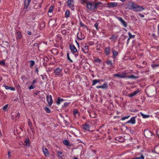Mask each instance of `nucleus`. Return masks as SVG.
Returning <instances> with one entry per match:
<instances>
[{
    "label": "nucleus",
    "instance_id": "f257e3e1",
    "mask_svg": "<svg viewBox=\"0 0 159 159\" xmlns=\"http://www.w3.org/2000/svg\"><path fill=\"white\" fill-rule=\"evenodd\" d=\"M100 3V2H96L93 5L91 2L88 1L86 4V7L88 9L91 11L95 10L96 9Z\"/></svg>",
    "mask_w": 159,
    "mask_h": 159
},
{
    "label": "nucleus",
    "instance_id": "f03ea898",
    "mask_svg": "<svg viewBox=\"0 0 159 159\" xmlns=\"http://www.w3.org/2000/svg\"><path fill=\"white\" fill-rule=\"evenodd\" d=\"M70 48L72 52L75 55V57L78 56V53L77 50L74 45H70Z\"/></svg>",
    "mask_w": 159,
    "mask_h": 159
},
{
    "label": "nucleus",
    "instance_id": "7ed1b4c3",
    "mask_svg": "<svg viewBox=\"0 0 159 159\" xmlns=\"http://www.w3.org/2000/svg\"><path fill=\"white\" fill-rule=\"evenodd\" d=\"M31 0H25L24 3V7L23 10L25 13L27 11H28L29 9L28 8V6Z\"/></svg>",
    "mask_w": 159,
    "mask_h": 159
},
{
    "label": "nucleus",
    "instance_id": "20e7f679",
    "mask_svg": "<svg viewBox=\"0 0 159 159\" xmlns=\"http://www.w3.org/2000/svg\"><path fill=\"white\" fill-rule=\"evenodd\" d=\"M126 73H125V72H123L121 73H118L115 74L114 75V76L118 78H122L126 77Z\"/></svg>",
    "mask_w": 159,
    "mask_h": 159
},
{
    "label": "nucleus",
    "instance_id": "39448f33",
    "mask_svg": "<svg viewBox=\"0 0 159 159\" xmlns=\"http://www.w3.org/2000/svg\"><path fill=\"white\" fill-rule=\"evenodd\" d=\"M62 69H61L59 68L58 67L54 70V73L56 75L59 76L60 75L62 76L63 75V74L61 73L62 72Z\"/></svg>",
    "mask_w": 159,
    "mask_h": 159
},
{
    "label": "nucleus",
    "instance_id": "423d86ee",
    "mask_svg": "<svg viewBox=\"0 0 159 159\" xmlns=\"http://www.w3.org/2000/svg\"><path fill=\"white\" fill-rule=\"evenodd\" d=\"M116 18L120 21L121 24L123 26L125 27H126L127 26V23L122 18L120 17L116 16Z\"/></svg>",
    "mask_w": 159,
    "mask_h": 159
},
{
    "label": "nucleus",
    "instance_id": "0eeeda50",
    "mask_svg": "<svg viewBox=\"0 0 159 159\" xmlns=\"http://www.w3.org/2000/svg\"><path fill=\"white\" fill-rule=\"evenodd\" d=\"M144 134L145 136L148 138H149L152 135V132L148 129L145 130L144 131Z\"/></svg>",
    "mask_w": 159,
    "mask_h": 159
},
{
    "label": "nucleus",
    "instance_id": "6e6552de",
    "mask_svg": "<svg viewBox=\"0 0 159 159\" xmlns=\"http://www.w3.org/2000/svg\"><path fill=\"white\" fill-rule=\"evenodd\" d=\"M46 98L47 102L49 106H51L53 102L52 96L51 95L50 96H47L46 97Z\"/></svg>",
    "mask_w": 159,
    "mask_h": 159
},
{
    "label": "nucleus",
    "instance_id": "1a4fd4ad",
    "mask_svg": "<svg viewBox=\"0 0 159 159\" xmlns=\"http://www.w3.org/2000/svg\"><path fill=\"white\" fill-rule=\"evenodd\" d=\"M82 49V51L85 53H87L89 51L88 46L86 44H85L84 46H83Z\"/></svg>",
    "mask_w": 159,
    "mask_h": 159
},
{
    "label": "nucleus",
    "instance_id": "9d476101",
    "mask_svg": "<svg viewBox=\"0 0 159 159\" xmlns=\"http://www.w3.org/2000/svg\"><path fill=\"white\" fill-rule=\"evenodd\" d=\"M96 87L98 89L102 88L106 89L108 88V86L107 83H104L103 85L102 86H97Z\"/></svg>",
    "mask_w": 159,
    "mask_h": 159
},
{
    "label": "nucleus",
    "instance_id": "9b49d317",
    "mask_svg": "<svg viewBox=\"0 0 159 159\" xmlns=\"http://www.w3.org/2000/svg\"><path fill=\"white\" fill-rule=\"evenodd\" d=\"M144 8L142 6L138 5L135 10H134V11H143Z\"/></svg>",
    "mask_w": 159,
    "mask_h": 159
},
{
    "label": "nucleus",
    "instance_id": "f8f14e48",
    "mask_svg": "<svg viewBox=\"0 0 159 159\" xmlns=\"http://www.w3.org/2000/svg\"><path fill=\"white\" fill-rule=\"evenodd\" d=\"M77 37L78 39L81 40L84 38V36L81 33H78L77 34Z\"/></svg>",
    "mask_w": 159,
    "mask_h": 159
},
{
    "label": "nucleus",
    "instance_id": "ddd939ff",
    "mask_svg": "<svg viewBox=\"0 0 159 159\" xmlns=\"http://www.w3.org/2000/svg\"><path fill=\"white\" fill-rule=\"evenodd\" d=\"M135 123V117H132L127 122V123H131L132 124H134Z\"/></svg>",
    "mask_w": 159,
    "mask_h": 159
},
{
    "label": "nucleus",
    "instance_id": "4468645a",
    "mask_svg": "<svg viewBox=\"0 0 159 159\" xmlns=\"http://www.w3.org/2000/svg\"><path fill=\"white\" fill-rule=\"evenodd\" d=\"M43 151L45 156L47 157L49 156V153L48 149L46 148H43Z\"/></svg>",
    "mask_w": 159,
    "mask_h": 159
},
{
    "label": "nucleus",
    "instance_id": "2eb2a0df",
    "mask_svg": "<svg viewBox=\"0 0 159 159\" xmlns=\"http://www.w3.org/2000/svg\"><path fill=\"white\" fill-rule=\"evenodd\" d=\"M117 5V3L116 2H110L108 3V5L110 7H115Z\"/></svg>",
    "mask_w": 159,
    "mask_h": 159
},
{
    "label": "nucleus",
    "instance_id": "dca6fc26",
    "mask_svg": "<svg viewBox=\"0 0 159 159\" xmlns=\"http://www.w3.org/2000/svg\"><path fill=\"white\" fill-rule=\"evenodd\" d=\"M83 128L84 130H89V125L87 124H83Z\"/></svg>",
    "mask_w": 159,
    "mask_h": 159
},
{
    "label": "nucleus",
    "instance_id": "f3484780",
    "mask_svg": "<svg viewBox=\"0 0 159 159\" xmlns=\"http://www.w3.org/2000/svg\"><path fill=\"white\" fill-rule=\"evenodd\" d=\"M139 92V90H137L133 92V93L130 94L129 95V97H133L137 93H138Z\"/></svg>",
    "mask_w": 159,
    "mask_h": 159
},
{
    "label": "nucleus",
    "instance_id": "a211bd4d",
    "mask_svg": "<svg viewBox=\"0 0 159 159\" xmlns=\"http://www.w3.org/2000/svg\"><path fill=\"white\" fill-rule=\"evenodd\" d=\"M101 81H103L102 80L95 79L92 81V86L96 84L99 82Z\"/></svg>",
    "mask_w": 159,
    "mask_h": 159
},
{
    "label": "nucleus",
    "instance_id": "6ab92c4d",
    "mask_svg": "<svg viewBox=\"0 0 159 159\" xmlns=\"http://www.w3.org/2000/svg\"><path fill=\"white\" fill-rule=\"evenodd\" d=\"M110 49L109 47H108L107 48H106L105 49V52L107 55H108L110 54Z\"/></svg>",
    "mask_w": 159,
    "mask_h": 159
},
{
    "label": "nucleus",
    "instance_id": "aec40b11",
    "mask_svg": "<svg viewBox=\"0 0 159 159\" xmlns=\"http://www.w3.org/2000/svg\"><path fill=\"white\" fill-rule=\"evenodd\" d=\"M4 87L5 88V89L7 90L10 89L11 91H15V88H14L13 87H9L8 86H6L5 85V86H4Z\"/></svg>",
    "mask_w": 159,
    "mask_h": 159
},
{
    "label": "nucleus",
    "instance_id": "412c9836",
    "mask_svg": "<svg viewBox=\"0 0 159 159\" xmlns=\"http://www.w3.org/2000/svg\"><path fill=\"white\" fill-rule=\"evenodd\" d=\"M64 100V99L62 98H58L57 101V104L59 105L60 104V102H62Z\"/></svg>",
    "mask_w": 159,
    "mask_h": 159
},
{
    "label": "nucleus",
    "instance_id": "4be33fe9",
    "mask_svg": "<svg viewBox=\"0 0 159 159\" xmlns=\"http://www.w3.org/2000/svg\"><path fill=\"white\" fill-rule=\"evenodd\" d=\"M32 30L31 31H27V34L29 35H31L32 34H33L34 33V28L33 27L32 28Z\"/></svg>",
    "mask_w": 159,
    "mask_h": 159
},
{
    "label": "nucleus",
    "instance_id": "5701e85b",
    "mask_svg": "<svg viewBox=\"0 0 159 159\" xmlns=\"http://www.w3.org/2000/svg\"><path fill=\"white\" fill-rule=\"evenodd\" d=\"M70 11L69 10H67L66 11L65 13V16L66 18H68L70 16Z\"/></svg>",
    "mask_w": 159,
    "mask_h": 159
},
{
    "label": "nucleus",
    "instance_id": "b1692460",
    "mask_svg": "<svg viewBox=\"0 0 159 159\" xmlns=\"http://www.w3.org/2000/svg\"><path fill=\"white\" fill-rule=\"evenodd\" d=\"M52 52L56 55H57L59 53V51L56 48L52 49Z\"/></svg>",
    "mask_w": 159,
    "mask_h": 159
},
{
    "label": "nucleus",
    "instance_id": "393cba45",
    "mask_svg": "<svg viewBox=\"0 0 159 159\" xmlns=\"http://www.w3.org/2000/svg\"><path fill=\"white\" fill-rule=\"evenodd\" d=\"M118 36L117 35H112L111 37L110 38V39H111L112 41H113L114 40H115L117 38Z\"/></svg>",
    "mask_w": 159,
    "mask_h": 159
},
{
    "label": "nucleus",
    "instance_id": "a878e982",
    "mask_svg": "<svg viewBox=\"0 0 159 159\" xmlns=\"http://www.w3.org/2000/svg\"><path fill=\"white\" fill-rule=\"evenodd\" d=\"M140 114L143 118H148L149 117V115H145L142 112H140Z\"/></svg>",
    "mask_w": 159,
    "mask_h": 159
},
{
    "label": "nucleus",
    "instance_id": "bb28decb",
    "mask_svg": "<svg viewBox=\"0 0 159 159\" xmlns=\"http://www.w3.org/2000/svg\"><path fill=\"white\" fill-rule=\"evenodd\" d=\"M16 37L17 38L20 39L21 38L22 35L20 32H17L16 33Z\"/></svg>",
    "mask_w": 159,
    "mask_h": 159
},
{
    "label": "nucleus",
    "instance_id": "cd10ccee",
    "mask_svg": "<svg viewBox=\"0 0 159 159\" xmlns=\"http://www.w3.org/2000/svg\"><path fill=\"white\" fill-rule=\"evenodd\" d=\"M30 68H32L35 64V61L33 60H30Z\"/></svg>",
    "mask_w": 159,
    "mask_h": 159
},
{
    "label": "nucleus",
    "instance_id": "c85d7f7f",
    "mask_svg": "<svg viewBox=\"0 0 159 159\" xmlns=\"http://www.w3.org/2000/svg\"><path fill=\"white\" fill-rule=\"evenodd\" d=\"M155 152L157 153H159V146H156L154 148Z\"/></svg>",
    "mask_w": 159,
    "mask_h": 159
},
{
    "label": "nucleus",
    "instance_id": "c756f323",
    "mask_svg": "<svg viewBox=\"0 0 159 159\" xmlns=\"http://www.w3.org/2000/svg\"><path fill=\"white\" fill-rule=\"evenodd\" d=\"M112 53L113 55L114 56V58H115V57L118 55V52L117 51L114 50L112 51Z\"/></svg>",
    "mask_w": 159,
    "mask_h": 159
},
{
    "label": "nucleus",
    "instance_id": "7c9ffc66",
    "mask_svg": "<svg viewBox=\"0 0 159 159\" xmlns=\"http://www.w3.org/2000/svg\"><path fill=\"white\" fill-rule=\"evenodd\" d=\"M80 2L83 4H86L88 2L87 0H79Z\"/></svg>",
    "mask_w": 159,
    "mask_h": 159
},
{
    "label": "nucleus",
    "instance_id": "2f4dec72",
    "mask_svg": "<svg viewBox=\"0 0 159 159\" xmlns=\"http://www.w3.org/2000/svg\"><path fill=\"white\" fill-rule=\"evenodd\" d=\"M67 4L68 6L71 7L73 6L71 4V0H68L67 2Z\"/></svg>",
    "mask_w": 159,
    "mask_h": 159
},
{
    "label": "nucleus",
    "instance_id": "473e14b6",
    "mask_svg": "<svg viewBox=\"0 0 159 159\" xmlns=\"http://www.w3.org/2000/svg\"><path fill=\"white\" fill-rule=\"evenodd\" d=\"M127 78H132V79H136L138 77H135L134 76V75H132L130 76H127Z\"/></svg>",
    "mask_w": 159,
    "mask_h": 159
},
{
    "label": "nucleus",
    "instance_id": "72a5a7b5",
    "mask_svg": "<svg viewBox=\"0 0 159 159\" xmlns=\"http://www.w3.org/2000/svg\"><path fill=\"white\" fill-rule=\"evenodd\" d=\"M138 5H137L136 4H135L133 2H132L131 3L132 7V8L134 9V10H135V9H136V7H137Z\"/></svg>",
    "mask_w": 159,
    "mask_h": 159
},
{
    "label": "nucleus",
    "instance_id": "f704fd0d",
    "mask_svg": "<svg viewBox=\"0 0 159 159\" xmlns=\"http://www.w3.org/2000/svg\"><path fill=\"white\" fill-rule=\"evenodd\" d=\"M57 154L58 157H63L62 153L61 152L57 151Z\"/></svg>",
    "mask_w": 159,
    "mask_h": 159
},
{
    "label": "nucleus",
    "instance_id": "c9c22d12",
    "mask_svg": "<svg viewBox=\"0 0 159 159\" xmlns=\"http://www.w3.org/2000/svg\"><path fill=\"white\" fill-rule=\"evenodd\" d=\"M53 8H54V7L53 6H51L49 9V10H48V13L52 12L53 10Z\"/></svg>",
    "mask_w": 159,
    "mask_h": 159
},
{
    "label": "nucleus",
    "instance_id": "e433bc0d",
    "mask_svg": "<svg viewBox=\"0 0 159 159\" xmlns=\"http://www.w3.org/2000/svg\"><path fill=\"white\" fill-rule=\"evenodd\" d=\"M63 144L66 145V146H69V142L66 140H65L63 141Z\"/></svg>",
    "mask_w": 159,
    "mask_h": 159
},
{
    "label": "nucleus",
    "instance_id": "4c0bfd02",
    "mask_svg": "<svg viewBox=\"0 0 159 159\" xmlns=\"http://www.w3.org/2000/svg\"><path fill=\"white\" fill-rule=\"evenodd\" d=\"M106 63L108 65H109L110 66H112V61L111 60H109L106 61Z\"/></svg>",
    "mask_w": 159,
    "mask_h": 159
},
{
    "label": "nucleus",
    "instance_id": "58836bf2",
    "mask_svg": "<svg viewBox=\"0 0 159 159\" xmlns=\"http://www.w3.org/2000/svg\"><path fill=\"white\" fill-rule=\"evenodd\" d=\"M128 34L129 37V39H130L131 38H134L135 36V35H132L130 32H129Z\"/></svg>",
    "mask_w": 159,
    "mask_h": 159
},
{
    "label": "nucleus",
    "instance_id": "ea45409f",
    "mask_svg": "<svg viewBox=\"0 0 159 159\" xmlns=\"http://www.w3.org/2000/svg\"><path fill=\"white\" fill-rule=\"evenodd\" d=\"M144 157L143 155H141L140 157H137L134 158L133 159H144Z\"/></svg>",
    "mask_w": 159,
    "mask_h": 159
},
{
    "label": "nucleus",
    "instance_id": "a19ab883",
    "mask_svg": "<svg viewBox=\"0 0 159 159\" xmlns=\"http://www.w3.org/2000/svg\"><path fill=\"white\" fill-rule=\"evenodd\" d=\"M80 24L81 26L82 27L84 28H87V26L84 24H83L81 22H80Z\"/></svg>",
    "mask_w": 159,
    "mask_h": 159
},
{
    "label": "nucleus",
    "instance_id": "79ce46f5",
    "mask_svg": "<svg viewBox=\"0 0 159 159\" xmlns=\"http://www.w3.org/2000/svg\"><path fill=\"white\" fill-rule=\"evenodd\" d=\"M67 59L70 61V62H73V61L70 59L69 57V53H67Z\"/></svg>",
    "mask_w": 159,
    "mask_h": 159
},
{
    "label": "nucleus",
    "instance_id": "37998d69",
    "mask_svg": "<svg viewBox=\"0 0 159 159\" xmlns=\"http://www.w3.org/2000/svg\"><path fill=\"white\" fill-rule=\"evenodd\" d=\"M44 108L47 113H49L50 112V109L48 107H46Z\"/></svg>",
    "mask_w": 159,
    "mask_h": 159
},
{
    "label": "nucleus",
    "instance_id": "c03bdc74",
    "mask_svg": "<svg viewBox=\"0 0 159 159\" xmlns=\"http://www.w3.org/2000/svg\"><path fill=\"white\" fill-rule=\"evenodd\" d=\"M130 117V116H125L124 117H123L122 119L121 120H124L126 119H128L129 117Z\"/></svg>",
    "mask_w": 159,
    "mask_h": 159
},
{
    "label": "nucleus",
    "instance_id": "a18cd8bd",
    "mask_svg": "<svg viewBox=\"0 0 159 159\" xmlns=\"http://www.w3.org/2000/svg\"><path fill=\"white\" fill-rule=\"evenodd\" d=\"M8 104H7V105H5V106H4L3 107V109L4 110H5V111H6L7 110V109L8 107Z\"/></svg>",
    "mask_w": 159,
    "mask_h": 159
},
{
    "label": "nucleus",
    "instance_id": "49530a36",
    "mask_svg": "<svg viewBox=\"0 0 159 159\" xmlns=\"http://www.w3.org/2000/svg\"><path fill=\"white\" fill-rule=\"evenodd\" d=\"M35 87V86L34 85H33V84H32L29 87V90H31V89H34Z\"/></svg>",
    "mask_w": 159,
    "mask_h": 159
},
{
    "label": "nucleus",
    "instance_id": "de8ad7c7",
    "mask_svg": "<svg viewBox=\"0 0 159 159\" xmlns=\"http://www.w3.org/2000/svg\"><path fill=\"white\" fill-rule=\"evenodd\" d=\"M29 140L28 139H26L25 141V143L26 144H28L29 143Z\"/></svg>",
    "mask_w": 159,
    "mask_h": 159
},
{
    "label": "nucleus",
    "instance_id": "09e8293b",
    "mask_svg": "<svg viewBox=\"0 0 159 159\" xmlns=\"http://www.w3.org/2000/svg\"><path fill=\"white\" fill-rule=\"evenodd\" d=\"M69 72V69L68 68H66L64 70V72L66 73H67Z\"/></svg>",
    "mask_w": 159,
    "mask_h": 159
},
{
    "label": "nucleus",
    "instance_id": "8fccbe9b",
    "mask_svg": "<svg viewBox=\"0 0 159 159\" xmlns=\"http://www.w3.org/2000/svg\"><path fill=\"white\" fill-rule=\"evenodd\" d=\"M28 123L29 125V127L30 128L32 126V125L31 122L30 120H29L28 121Z\"/></svg>",
    "mask_w": 159,
    "mask_h": 159
},
{
    "label": "nucleus",
    "instance_id": "3c124183",
    "mask_svg": "<svg viewBox=\"0 0 159 159\" xmlns=\"http://www.w3.org/2000/svg\"><path fill=\"white\" fill-rule=\"evenodd\" d=\"M73 112L75 115L78 113V111L76 109H74L73 111Z\"/></svg>",
    "mask_w": 159,
    "mask_h": 159
},
{
    "label": "nucleus",
    "instance_id": "603ef678",
    "mask_svg": "<svg viewBox=\"0 0 159 159\" xmlns=\"http://www.w3.org/2000/svg\"><path fill=\"white\" fill-rule=\"evenodd\" d=\"M98 24L97 23H96L94 25V27L96 28V29H98Z\"/></svg>",
    "mask_w": 159,
    "mask_h": 159
},
{
    "label": "nucleus",
    "instance_id": "864d4df0",
    "mask_svg": "<svg viewBox=\"0 0 159 159\" xmlns=\"http://www.w3.org/2000/svg\"><path fill=\"white\" fill-rule=\"evenodd\" d=\"M0 64L2 66H4L5 64V63L4 61H2L0 62Z\"/></svg>",
    "mask_w": 159,
    "mask_h": 159
},
{
    "label": "nucleus",
    "instance_id": "5fc2aeb1",
    "mask_svg": "<svg viewBox=\"0 0 159 159\" xmlns=\"http://www.w3.org/2000/svg\"><path fill=\"white\" fill-rule=\"evenodd\" d=\"M139 15L141 17H144V15L142 14L141 13H139Z\"/></svg>",
    "mask_w": 159,
    "mask_h": 159
},
{
    "label": "nucleus",
    "instance_id": "6e6d98bb",
    "mask_svg": "<svg viewBox=\"0 0 159 159\" xmlns=\"http://www.w3.org/2000/svg\"><path fill=\"white\" fill-rule=\"evenodd\" d=\"M35 72H37V73H38L39 72V70L37 67H35Z\"/></svg>",
    "mask_w": 159,
    "mask_h": 159
},
{
    "label": "nucleus",
    "instance_id": "4d7b16f0",
    "mask_svg": "<svg viewBox=\"0 0 159 159\" xmlns=\"http://www.w3.org/2000/svg\"><path fill=\"white\" fill-rule=\"evenodd\" d=\"M61 32L63 34H66V30H62Z\"/></svg>",
    "mask_w": 159,
    "mask_h": 159
},
{
    "label": "nucleus",
    "instance_id": "13d9d810",
    "mask_svg": "<svg viewBox=\"0 0 159 159\" xmlns=\"http://www.w3.org/2000/svg\"><path fill=\"white\" fill-rule=\"evenodd\" d=\"M69 104V103H65L64 104V107H66Z\"/></svg>",
    "mask_w": 159,
    "mask_h": 159
},
{
    "label": "nucleus",
    "instance_id": "bf43d9fd",
    "mask_svg": "<svg viewBox=\"0 0 159 159\" xmlns=\"http://www.w3.org/2000/svg\"><path fill=\"white\" fill-rule=\"evenodd\" d=\"M36 82V80H33V81H32V84H35V83Z\"/></svg>",
    "mask_w": 159,
    "mask_h": 159
},
{
    "label": "nucleus",
    "instance_id": "052dcab7",
    "mask_svg": "<svg viewBox=\"0 0 159 159\" xmlns=\"http://www.w3.org/2000/svg\"><path fill=\"white\" fill-rule=\"evenodd\" d=\"M40 76L42 77V78L43 80H44V78L43 76L42 75H41Z\"/></svg>",
    "mask_w": 159,
    "mask_h": 159
},
{
    "label": "nucleus",
    "instance_id": "680f3d73",
    "mask_svg": "<svg viewBox=\"0 0 159 159\" xmlns=\"http://www.w3.org/2000/svg\"><path fill=\"white\" fill-rule=\"evenodd\" d=\"M129 39V38L127 40V44H128V43H129V39Z\"/></svg>",
    "mask_w": 159,
    "mask_h": 159
},
{
    "label": "nucleus",
    "instance_id": "e2e57ef3",
    "mask_svg": "<svg viewBox=\"0 0 159 159\" xmlns=\"http://www.w3.org/2000/svg\"><path fill=\"white\" fill-rule=\"evenodd\" d=\"M158 133H159V130H157V134L159 137V134H158Z\"/></svg>",
    "mask_w": 159,
    "mask_h": 159
},
{
    "label": "nucleus",
    "instance_id": "0e129e2a",
    "mask_svg": "<svg viewBox=\"0 0 159 159\" xmlns=\"http://www.w3.org/2000/svg\"><path fill=\"white\" fill-rule=\"evenodd\" d=\"M158 33H159V24L158 25Z\"/></svg>",
    "mask_w": 159,
    "mask_h": 159
},
{
    "label": "nucleus",
    "instance_id": "69168bd1",
    "mask_svg": "<svg viewBox=\"0 0 159 159\" xmlns=\"http://www.w3.org/2000/svg\"><path fill=\"white\" fill-rule=\"evenodd\" d=\"M96 61H100V60L98 58L96 59Z\"/></svg>",
    "mask_w": 159,
    "mask_h": 159
},
{
    "label": "nucleus",
    "instance_id": "338daca9",
    "mask_svg": "<svg viewBox=\"0 0 159 159\" xmlns=\"http://www.w3.org/2000/svg\"><path fill=\"white\" fill-rule=\"evenodd\" d=\"M75 42H76V43L77 44L78 46L79 47V43L76 41Z\"/></svg>",
    "mask_w": 159,
    "mask_h": 159
},
{
    "label": "nucleus",
    "instance_id": "774afa93",
    "mask_svg": "<svg viewBox=\"0 0 159 159\" xmlns=\"http://www.w3.org/2000/svg\"><path fill=\"white\" fill-rule=\"evenodd\" d=\"M89 116H90L91 117H93V118H94V117H95V116H91V114H89Z\"/></svg>",
    "mask_w": 159,
    "mask_h": 159
}]
</instances>
